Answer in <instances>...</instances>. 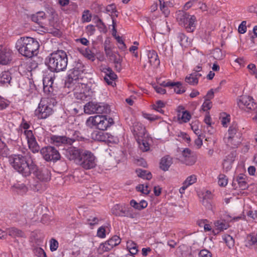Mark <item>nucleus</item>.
I'll list each match as a JSON object with an SVG mask.
<instances>
[{
  "instance_id": "393cba45",
  "label": "nucleus",
  "mask_w": 257,
  "mask_h": 257,
  "mask_svg": "<svg viewBox=\"0 0 257 257\" xmlns=\"http://www.w3.org/2000/svg\"><path fill=\"white\" fill-rule=\"evenodd\" d=\"M215 229L213 230L214 234H218L220 232L227 229L229 227V224L225 220H219L214 222Z\"/></svg>"
},
{
  "instance_id": "dca6fc26",
  "label": "nucleus",
  "mask_w": 257,
  "mask_h": 257,
  "mask_svg": "<svg viewBox=\"0 0 257 257\" xmlns=\"http://www.w3.org/2000/svg\"><path fill=\"white\" fill-rule=\"evenodd\" d=\"M121 242V239L117 235H114L111 238L100 245V249L103 251H108L113 247L118 245Z\"/></svg>"
},
{
  "instance_id": "ddd939ff",
  "label": "nucleus",
  "mask_w": 257,
  "mask_h": 257,
  "mask_svg": "<svg viewBox=\"0 0 257 257\" xmlns=\"http://www.w3.org/2000/svg\"><path fill=\"white\" fill-rule=\"evenodd\" d=\"M237 105L242 109L255 110L257 108V104L254 102L253 98L246 95L239 97L237 100Z\"/></svg>"
},
{
  "instance_id": "37998d69",
  "label": "nucleus",
  "mask_w": 257,
  "mask_h": 257,
  "mask_svg": "<svg viewBox=\"0 0 257 257\" xmlns=\"http://www.w3.org/2000/svg\"><path fill=\"white\" fill-rule=\"evenodd\" d=\"M218 185L221 187H225L228 183V179L226 176L222 174H220L218 177Z\"/></svg>"
},
{
  "instance_id": "a19ab883",
  "label": "nucleus",
  "mask_w": 257,
  "mask_h": 257,
  "mask_svg": "<svg viewBox=\"0 0 257 257\" xmlns=\"http://www.w3.org/2000/svg\"><path fill=\"white\" fill-rule=\"evenodd\" d=\"M223 239L225 241L227 246L229 248H232L234 245V241L232 236L229 235H224Z\"/></svg>"
},
{
  "instance_id": "39448f33",
  "label": "nucleus",
  "mask_w": 257,
  "mask_h": 257,
  "mask_svg": "<svg viewBox=\"0 0 257 257\" xmlns=\"http://www.w3.org/2000/svg\"><path fill=\"white\" fill-rule=\"evenodd\" d=\"M112 123L113 121L112 118H107L106 115H96L93 116H90L86 120V125L90 127L95 128L104 131L109 127Z\"/></svg>"
},
{
  "instance_id": "4be33fe9",
  "label": "nucleus",
  "mask_w": 257,
  "mask_h": 257,
  "mask_svg": "<svg viewBox=\"0 0 257 257\" xmlns=\"http://www.w3.org/2000/svg\"><path fill=\"white\" fill-rule=\"evenodd\" d=\"M132 132L136 139L145 137L146 134L145 127L139 122H136L134 124Z\"/></svg>"
},
{
  "instance_id": "bf43d9fd",
  "label": "nucleus",
  "mask_w": 257,
  "mask_h": 257,
  "mask_svg": "<svg viewBox=\"0 0 257 257\" xmlns=\"http://www.w3.org/2000/svg\"><path fill=\"white\" fill-rule=\"evenodd\" d=\"M235 158V152H232L228 154L224 160H227L230 163H233Z\"/></svg>"
},
{
  "instance_id": "864d4df0",
  "label": "nucleus",
  "mask_w": 257,
  "mask_h": 257,
  "mask_svg": "<svg viewBox=\"0 0 257 257\" xmlns=\"http://www.w3.org/2000/svg\"><path fill=\"white\" fill-rule=\"evenodd\" d=\"M91 16L88 11H86L83 12L82 19L84 22H90L91 21Z\"/></svg>"
},
{
  "instance_id": "0e129e2a",
  "label": "nucleus",
  "mask_w": 257,
  "mask_h": 257,
  "mask_svg": "<svg viewBox=\"0 0 257 257\" xmlns=\"http://www.w3.org/2000/svg\"><path fill=\"white\" fill-rule=\"evenodd\" d=\"M8 105V103L7 101L0 96V110L6 108Z\"/></svg>"
},
{
  "instance_id": "774afa93",
  "label": "nucleus",
  "mask_w": 257,
  "mask_h": 257,
  "mask_svg": "<svg viewBox=\"0 0 257 257\" xmlns=\"http://www.w3.org/2000/svg\"><path fill=\"white\" fill-rule=\"evenodd\" d=\"M246 214L248 217L253 219H255L257 218V211L256 210H249Z\"/></svg>"
},
{
  "instance_id": "e433bc0d",
  "label": "nucleus",
  "mask_w": 257,
  "mask_h": 257,
  "mask_svg": "<svg viewBox=\"0 0 257 257\" xmlns=\"http://www.w3.org/2000/svg\"><path fill=\"white\" fill-rule=\"evenodd\" d=\"M136 172L139 177L142 178L143 179L150 180L152 178L151 173L147 171L146 170L138 169L136 170Z\"/></svg>"
},
{
  "instance_id": "cd10ccee",
  "label": "nucleus",
  "mask_w": 257,
  "mask_h": 257,
  "mask_svg": "<svg viewBox=\"0 0 257 257\" xmlns=\"http://www.w3.org/2000/svg\"><path fill=\"white\" fill-rule=\"evenodd\" d=\"M11 79L12 77L10 72H3L0 74V85H3L10 84Z\"/></svg>"
},
{
  "instance_id": "6e6d98bb",
  "label": "nucleus",
  "mask_w": 257,
  "mask_h": 257,
  "mask_svg": "<svg viewBox=\"0 0 257 257\" xmlns=\"http://www.w3.org/2000/svg\"><path fill=\"white\" fill-rule=\"evenodd\" d=\"M35 253L37 255L40 257H47L46 253L45 252L44 250L40 247L36 248L35 249Z\"/></svg>"
},
{
  "instance_id": "603ef678",
  "label": "nucleus",
  "mask_w": 257,
  "mask_h": 257,
  "mask_svg": "<svg viewBox=\"0 0 257 257\" xmlns=\"http://www.w3.org/2000/svg\"><path fill=\"white\" fill-rule=\"evenodd\" d=\"M143 116L144 118L150 120L154 121L159 119V117L152 114L147 113H143Z\"/></svg>"
},
{
  "instance_id": "c9c22d12",
  "label": "nucleus",
  "mask_w": 257,
  "mask_h": 257,
  "mask_svg": "<svg viewBox=\"0 0 257 257\" xmlns=\"http://www.w3.org/2000/svg\"><path fill=\"white\" fill-rule=\"evenodd\" d=\"M165 107V103L162 100H158L155 104L152 105V108L161 113H164V111L162 108Z\"/></svg>"
},
{
  "instance_id": "3c124183",
  "label": "nucleus",
  "mask_w": 257,
  "mask_h": 257,
  "mask_svg": "<svg viewBox=\"0 0 257 257\" xmlns=\"http://www.w3.org/2000/svg\"><path fill=\"white\" fill-rule=\"evenodd\" d=\"M246 22L242 21L241 24L239 25L238 28V31L240 34H244L246 32Z\"/></svg>"
},
{
  "instance_id": "4468645a",
  "label": "nucleus",
  "mask_w": 257,
  "mask_h": 257,
  "mask_svg": "<svg viewBox=\"0 0 257 257\" xmlns=\"http://www.w3.org/2000/svg\"><path fill=\"white\" fill-rule=\"evenodd\" d=\"M84 65L81 62L78 61L75 63L74 67L69 76L72 79L73 82L82 81V79L80 78L81 74L84 72Z\"/></svg>"
},
{
  "instance_id": "338daca9",
  "label": "nucleus",
  "mask_w": 257,
  "mask_h": 257,
  "mask_svg": "<svg viewBox=\"0 0 257 257\" xmlns=\"http://www.w3.org/2000/svg\"><path fill=\"white\" fill-rule=\"evenodd\" d=\"M230 116L229 115H226L225 116H223L221 118V124L224 127L227 126V123L229 122L230 120Z\"/></svg>"
},
{
  "instance_id": "412c9836",
  "label": "nucleus",
  "mask_w": 257,
  "mask_h": 257,
  "mask_svg": "<svg viewBox=\"0 0 257 257\" xmlns=\"http://www.w3.org/2000/svg\"><path fill=\"white\" fill-rule=\"evenodd\" d=\"M53 143L56 146H60L62 144L71 145L74 140L65 136H53L51 138Z\"/></svg>"
},
{
  "instance_id": "f03ea898",
  "label": "nucleus",
  "mask_w": 257,
  "mask_h": 257,
  "mask_svg": "<svg viewBox=\"0 0 257 257\" xmlns=\"http://www.w3.org/2000/svg\"><path fill=\"white\" fill-rule=\"evenodd\" d=\"M15 47L23 56L31 58L37 55L40 45L39 42L33 38L22 37L17 41Z\"/></svg>"
},
{
  "instance_id": "c03bdc74",
  "label": "nucleus",
  "mask_w": 257,
  "mask_h": 257,
  "mask_svg": "<svg viewBox=\"0 0 257 257\" xmlns=\"http://www.w3.org/2000/svg\"><path fill=\"white\" fill-rule=\"evenodd\" d=\"M212 56L216 60H221L224 57V55L221 50L219 48H216L213 50L212 52Z\"/></svg>"
},
{
  "instance_id": "f8f14e48",
  "label": "nucleus",
  "mask_w": 257,
  "mask_h": 257,
  "mask_svg": "<svg viewBox=\"0 0 257 257\" xmlns=\"http://www.w3.org/2000/svg\"><path fill=\"white\" fill-rule=\"evenodd\" d=\"M40 153L46 161L56 162L60 159V155L54 147L47 146L42 148Z\"/></svg>"
},
{
  "instance_id": "58836bf2",
  "label": "nucleus",
  "mask_w": 257,
  "mask_h": 257,
  "mask_svg": "<svg viewBox=\"0 0 257 257\" xmlns=\"http://www.w3.org/2000/svg\"><path fill=\"white\" fill-rule=\"evenodd\" d=\"M178 39L182 46L186 47L189 44L188 38L183 33H180L178 34Z\"/></svg>"
},
{
  "instance_id": "79ce46f5",
  "label": "nucleus",
  "mask_w": 257,
  "mask_h": 257,
  "mask_svg": "<svg viewBox=\"0 0 257 257\" xmlns=\"http://www.w3.org/2000/svg\"><path fill=\"white\" fill-rule=\"evenodd\" d=\"M106 75L104 77V79H106L108 80V78L110 79V80H113L114 81L115 79H116L117 76L112 71L111 68H108L106 69Z\"/></svg>"
},
{
  "instance_id": "423d86ee",
  "label": "nucleus",
  "mask_w": 257,
  "mask_h": 257,
  "mask_svg": "<svg viewBox=\"0 0 257 257\" xmlns=\"http://www.w3.org/2000/svg\"><path fill=\"white\" fill-rule=\"evenodd\" d=\"M176 17L179 24L184 27L188 32H193L195 30L196 22L195 16H191L184 11H178Z\"/></svg>"
},
{
  "instance_id": "c756f323",
  "label": "nucleus",
  "mask_w": 257,
  "mask_h": 257,
  "mask_svg": "<svg viewBox=\"0 0 257 257\" xmlns=\"http://www.w3.org/2000/svg\"><path fill=\"white\" fill-rule=\"evenodd\" d=\"M46 17L45 13L43 12H39L31 16L32 21L38 24L39 25L43 24V21Z\"/></svg>"
},
{
  "instance_id": "5701e85b",
  "label": "nucleus",
  "mask_w": 257,
  "mask_h": 257,
  "mask_svg": "<svg viewBox=\"0 0 257 257\" xmlns=\"http://www.w3.org/2000/svg\"><path fill=\"white\" fill-rule=\"evenodd\" d=\"M197 176L196 175H191L185 179L183 182L182 186L179 189V192L183 194L184 193L185 190L190 186L194 184L197 182Z\"/></svg>"
},
{
  "instance_id": "72a5a7b5",
  "label": "nucleus",
  "mask_w": 257,
  "mask_h": 257,
  "mask_svg": "<svg viewBox=\"0 0 257 257\" xmlns=\"http://www.w3.org/2000/svg\"><path fill=\"white\" fill-rule=\"evenodd\" d=\"M178 117V119L181 121L182 122H187L190 120L191 115L188 111H183L179 112Z\"/></svg>"
},
{
  "instance_id": "09e8293b",
  "label": "nucleus",
  "mask_w": 257,
  "mask_h": 257,
  "mask_svg": "<svg viewBox=\"0 0 257 257\" xmlns=\"http://www.w3.org/2000/svg\"><path fill=\"white\" fill-rule=\"evenodd\" d=\"M121 216H126L131 218L135 217L134 214L132 212L131 208L125 209V208H124L122 214H121Z\"/></svg>"
},
{
  "instance_id": "473e14b6",
  "label": "nucleus",
  "mask_w": 257,
  "mask_h": 257,
  "mask_svg": "<svg viewBox=\"0 0 257 257\" xmlns=\"http://www.w3.org/2000/svg\"><path fill=\"white\" fill-rule=\"evenodd\" d=\"M245 180V177L242 175H240L236 177V181L237 182L239 187L242 190H244L247 187Z\"/></svg>"
},
{
  "instance_id": "0eeeda50",
  "label": "nucleus",
  "mask_w": 257,
  "mask_h": 257,
  "mask_svg": "<svg viewBox=\"0 0 257 257\" xmlns=\"http://www.w3.org/2000/svg\"><path fill=\"white\" fill-rule=\"evenodd\" d=\"M22 127L24 129L23 132L24 135L27 141V144L29 149L33 153H38L40 149V146L38 144L36 138L31 130H28L30 127V125L25 122L21 124Z\"/></svg>"
},
{
  "instance_id": "680f3d73",
  "label": "nucleus",
  "mask_w": 257,
  "mask_h": 257,
  "mask_svg": "<svg viewBox=\"0 0 257 257\" xmlns=\"http://www.w3.org/2000/svg\"><path fill=\"white\" fill-rule=\"evenodd\" d=\"M106 11L107 12L110 13L111 14L115 13L116 12L115 6L114 4L108 5L106 7Z\"/></svg>"
},
{
  "instance_id": "13d9d810",
  "label": "nucleus",
  "mask_w": 257,
  "mask_h": 257,
  "mask_svg": "<svg viewBox=\"0 0 257 257\" xmlns=\"http://www.w3.org/2000/svg\"><path fill=\"white\" fill-rule=\"evenodd\" d=\"M97 235L100 238H104L105 237V229L104 227L101 226L98 228Z\"/></svg>"
},
{
  "instance_id": "bb28decb",
  "label": "nucleus",
  "mask_w": 257,
  "mask_h": 257,
  "mask_svg": "<svg viewBox=\"0 0 257 257\" xmlns=\"http://www.w3.org/2000/svg\"><path fill=\"white\" fill-rule=\"evenodd\" d=\"M149 63L151 65L156 67L160 64V60L157 52L154 50H149L147 52Z\"/></svg>"
},
{
  "instance_id": "9d476101",
  "label": "nucleus",
  "mask_w": 257,
  "mask_h": 257,
  "mask_svg": "<svg viewBox=\"0 0 257 257\" xmlns=\"http://www.w3.org/2000/svg\"><path fill=\"white\" fill-rule=\"evenodd\" d=\"M237 126L232 124L228 129V134L224 137V142L231 148L237 147L240 143V134H237Z\"/></svg>"
},
{
  "instance_id": "6e6552de",
  "label": "nucleus",
  "mask_w": 257,
  "mask_h": 257,
  "mask_svg": "<svg viewBox=\"0 0 257 257\" xmlns=\"http://www.w3.org/2000/svg\"><path fill=\"white\" fill-rule=\"evenodd\" d=\"M50 102V99L49 98H44L41 100L35 111V114L38 118L45 119L52 114V108L49 104Z\"/></svg>"
},
{
  "instance_id": "2f4dec72",
  "label": "nucleus",
  "mask_w": 257,
  "mask_h": 257,
  "mask_svg": "<svg viewBox=\"0 0 257 257\" xmlns=\"http://www.w3.org/2000/svg\"><path fill=\"white\" fill-rule=\"evenodd\" d=\"M172 85L171 86L170 88L173 89L174 92H175L176 93L178 94H181L185 91V89L184 87L182 86V84L181 83L179 82H172Z\"/></svg>"
},
{
  "instance_id": "49530a36",
  "label": "nucleus",
  "mask_w": 257,
  "mask_h": 257,
  "mask_svg": "<svg viewBox=\"0 0 257 257\" xmlns=\"http://www.w3.org/2000/svg\"><path fill=\"white\" fill-rule=\"evenodd\" d=\"M160 3V8L164 15L167 17L169 14L168 8L165 6L164 0H159Z\"/></svg>"
},
{
  "instance_id": "e2e57ef3",
  "label": "nucleus",
  "mask_w": 257,
  "mask_h": 257,
  "mask_svg": "<svg viewBox=\"0 0 257 257\" xmlns=\"http://www.w3.org/2000/svg\"><path fill=\"white\" fill-rule=\"evenodd\" d=\"M202 197V199L211 200L213 198V195L210 191L207 190L203 193Z\"/></svg>"
},
{
  "instance_id": "4d7b16f0",
  "label": "nucleus",
  "mask_w": 257,
  "mask_h": 257,
  "mask_svg": "<svg viewBox=\"0 0 257 257\" xmlns=\"http://www.w3.org/2000/svg\"><path fill=\"white\" fill-rule=\"evenodd\" d=\"M14 187L18 190V191H19L20 193H25L27 191L26 186L23 184H17Z\"/></svg>"
},
{
  "instance_id": "b1692460",
  "label": "nucleus",
  "mask_w": 257,
  "mask_h": 257,
  "mask_svg": "<svg viewBox=\"0 0 257 257\" xmlns=\"http://www.w3.org/2000/svg\"><path fill=\"white\" fill-rule=\"evenodd\" d=\"M53 78L51 76H46L43 80V89L45 93L50 94L53 92L52 85L53 84Z\"/></svg>"
},
{
  "instance_id": "c85d7f7f",
  "label": "nucleus",
  "mask_w": 257,
  "mask_h": 257,
  "mask_svg": "<svg viewBox=\"0 0 257 257\" xmlns=\"http://www.w3.org/2000/svg\"><path fill=\"white\" fill-rule=\"evenodd\" d=\"M9 235L12 237H25V233L20 229L12 227L7 229Z\"/></svg>"
},
{
  "instance_id": "a211bd4d",
  "label": "nucleus",
  "mask_w": 257,
  "mask_h": 257,
  "mask_svg": "<svg viewBox=\"0 0 257 257\" xmlns=\"http://www.w3.org/2000/svg\"><path fill=\"white\" fill-rule=\"evenodd\" d=\"M183 160L182 161L186 165L191 166L195 164L196 162V157L193 152L189 149H185L182 153Z\"/></svg>"
},
{
  "instance_id": "7ed1b4c3",
  "label": "nucleus",
  "mask_w": 257,
  "mask_h": 257,
  "mask_svg": "<svg viewBox=\"0 0 257 257\" xmlns=\"http://www.w3.org/2000/svg\"><path fill=\"white\" fill-rule=\"evenodd\" d=\"M68 63L67 55L63 50L52 53L49 56L48 66L52 72H59L66 69Z\"/></svg>"
},
{
  "instance_id": "9b49d317",
  "label": "nucleus",
  "mask_w": 257,
  "mask_h": 257,
  "mask_svg": "<svg viewBox=\"0 0 257 257\" xmlns=\"http://www.w3.org/2000/svg\"><path fill=\"white\" fill-rule=\"evenodd\" d=\"M108 110V105L101 103L89 102L84 106V112L88 114L107 113Z\"/></svg>"
},
{
  "instance_id": "4c0bfd02",
  "label": "nucleus",
  "mask_w": 257,
  "mask_h": 257,
  "mask_svg": "<svg viewBox=\"0 0 257 257\" xmlns=\"http://www.w3.org/2000/svg\"><path fill=\"white\" fill-rule=\"evenodd\" d=\"M124 207L119 204L114 205L111 209L112 214L116 216H121L124 209Z\"/></svg>"
},
{
  "instance_id": "5fc2aeb1",
  "label": "nucleus",
  "mask_w": 257,
  "mask_h": 257,
  "mask_svg": "<svg viewBox=\"0 0 257 257\" xmlns=\"http://www.w3.org/2000/svg\"><path fill=\"white\" fill-rule=\"evenodd\" d=\"M198 257H212V255L208 250L202 249L200 251Z\"/></svg>"
},
{
  "instance_id": "69168bd1",
  "label": "nucleus",
  "mask_w": 257,
  "mask_h": 257,
  "mask_svg": "<svg viewBox=\"0 0 257 257\" xmlns=\"http://www.w3.org/2000/svg\"><path fill=\"white\" fill-rule=\"evenodd\" d=\"M153 87L158 93L163 94L166 92L165 89L163 88L159 85H153Z\"/></svg>"
},
{
  "instance_id": "8fccbe9b",
  "label": "nucleus",
  "mask_w": 257,
  "mask_h": 257,
  "mask_svg": "<svg viewBox=\"0 0 257 257\" xmlns=\"http://www.w3.org/2000/svg\"><path fill=\"white\" fill-rule=\"evenodd\" d=\"M58 247V242L55 239L52 238L50 240V248L52 251L57 250Z\"/></svg>"
},
{
  "instance_id": "a18cd8bd",
  "label": "nucleus",
  "mask_w": 257,
  "mask_h": 257,
  "mask_svg": "<svg viewBox=\"0 0 257 257\" xmlns=\"http://www.w3.org/2000/svg\"><path fill=\"white\" fill-rule=\"evenodd\" d=\"M201 202L202 204L206 207V209L212 211L214 213L215 207L211 203V200L202 199Z\"/></svg>"
},
{
  "instance_id": "de8ad7c7",
  "label": "nucleus",
  "mask_w": 257,
  "mask_h": 257,
  "mask_svg": "<svg viewBox=\"0 0 257 257\" xmlns=\"http://www.w3.org/2000/svg\"><path fill=\"white\" fill-rule=\"evenodd\" d=\"M212 102L208 99H205L201 106V109L204 111H207L212 107Z\"/></svg>"
},
{
  "instance_id": "20e7f679",
  "label": "nucleus",
  "mask_w": 257,
  "mask_h": 257,
  "mask_svg": "<svg viewBox=\"0 0 257 257\" xmlns=\"http://www.w3.org/2000/svg\"><path fill=\"white\" fill-rule=\"evenodd\" d=\"M73 83L75 85L73 88L74 96L77 100L87 101L94 96V91L91 88V83L85 84L81 81Z\"/></svg>"
},
{
  "instance_id": "052dcab7",
  "label": "nucleus",
  "mask_w": 257,
  "mask_h": 257,
  "mask_svg": "<svg viewBox=\"0 0 257 257\" xmlns=\"http://www.w3.org/2000/svg\"><path fill=\"white\" fill-rule=\"evenodd\" d=\"M114 63L115 70L118 72H120L121 70L120 60L119 59H117L115 58L114 60Z\"/></svg>"
},
{
  "instance_id": "f257e3e1",
  "label": "nucleus",
  "mask_w": 257,
  "mask_h": 257,
  "mask_svg": "<svg viewBox=\"0 0 257 257\" xmlns=\"http://www.w3.org/2000/svg\"><path fill=\"white\" fill-rule=\"evenodd\" d=\"M9 161L13 168L23 176L27 177L31 175V171L36 169V164L31 159L30 154L27 156L20 154H14L10 156Z\"/></svg>"
},
{
  "instance_id": "7c9ffc66",
  "label": "nucleus",
  "mask_w": 257,
  "mask_h": 257,
  "mask_svg": "<svg viewBox=\"0 0 257 257\" xmlns=\"http://www.w3.org/2000/svg\"><path fill=\"white\" fill-rule=\"evenodd\" d=\"M137 142L139 144V148L143 152H147L150 149L149 144L146 140L143 138L137 139Z\"/></svg>"
},
{
  "instance_id": "2eb2a0df",
  "label": "nucleus",
  "mask_w": 257,
  "mask_h": 257,
  "mask_svg": "<svg viewBox=\"0 0 257 257\" xmlns=\"http://www.w3.org/2000/svg\"><path fill=\"white\" fill-rule=\"evenodd\" d=\"M36 170L31 171V174L33 173L38 179L42 182H48L50 180V172L47 168L39 169L36 165Z\"/></svg>"
},
{
  "instance_id": "6ab92c4d",
  "label": "nucleus",
  "mask_w": 257,
  "mask_h": 257,
  "mask_svg": "<svg viewBox=\"0 0 257 257\" xmlns=\"http://www.w3.org/2000/svg\"><path fill=\"white\" fill-rule=\"evenodd\" d=\"M81 154L79 149L74 147H70L65 151V155L69 160H74L78 164V160L80 159Z\"/></svg>"
},
{
  "instance_id": "ea45409f",
  "label": "nucleus",
  "mask_w": 257,
  "mask_h": 257,
  "mask_svg": "<svg viewBox=\"0 0 257 257\" xmlns=\"http://www.w3.org/2000/svg\"><path fill=\"white\" fill-rule=\"evenodd\" d=\"M185 82L190 85H195L198 84V80H197L196 77L194 76V74L192 73L186 77Z\"/></svg>"
},
{
  "instance_id": "aec40b11",
  "label": "nucleus",
  "mask_w": 257,
  "mask_h": 257,
  "mask_svg": "<svg viewBox=\"0 0 257 257\" xmlns=\"http://www.w3.org/2000/svg\"><path fill=\"white\" fill-rule=\"evenodd\" d=\"M12 58V51L6 48L0 49V64L7 65Z\"/></svg>"
},
{
  "instance_id": "f704fd0d",
  "label": "nucleus",
  "mask_w": 257,
  "mask_h": 257,
  "mask_svg": "<svg viewBox=\"0 0 257 257\" xmlns=\"http://www.w3.org/2000/svg\"><path fill=\"white\" fill-rule=\"evenodd\" d=\"M80 52L85 57L91 61L95 60V54L89 48H85V50L81 51Z\"/></svg>"
},
{
  "instance_id": "a878e982",
  "label": "nucleus",
  "mask_w": 257,
  "mask_h": 257,
  "mask_svg": "<svg viewBox=\"0 0 257 257\" xmlns=\"http://www.w3.org/2000/svg\"><path fill=\"white\" fill-rule=\"evenodd\" d=\"M172 163V158L169 156H165L161 159L160 168L163 171H167L169 170Z\"/></svg>"
},
{
  "instance_id": "1a4fd4ad",
  "label": "nucleus",
  "mask_w": 257,
  "mask_h": 257,
  "mask_svg": "<svg viewBox=\"0 0 257 257\" xmlns=\"http://www.w3.org/2000/svg\"><path fill=\"white\" fill-rule=\"evenodd\" d=\"M78 161V164L86 170L94 168L96 166V158L93 154L88 151L82 152L80 159Z\"/></svg>"
},
{
  "instance_id": "f3484780",
  "label": "nucleus",
  "mask_w": 257,
  "mask_h": 257,
  "mask_svg": "<svg viewBox=\"0 0 257 257\" xmlns=\"http://www.w3.org/2000/svg\"><path fill=\"white\" fill-rule=\"evenodd\" d=\"M92 138L97 141L110 143L112 141L113 136L103 131H95L92 134Z\"/></svg>"
}]
</instances>
